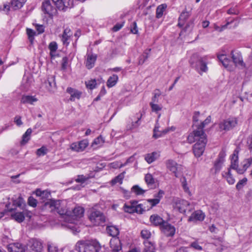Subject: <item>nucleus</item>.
<instances>
[{"instance_id": "53", "label": "nucleus", "mask_w": 252, "mask_h": 252, "mask_svg": "<svg viewBox=\"0 0 252 252\" xmlns=\"http://www.w3.org/2000/svg\"><path fill=\"white\" fill-rule=\"evenodd\" d=\"M137 120L135 122L132 123V128H135L138 126L140 125V120L142 117V113L141 112H139V113L136 114Z\"/></svg>"}, {"instance_id": "16", "label": "nucleus", "mask_w": 252, "mask_h": 252, "mask_svg": "<svg viewBox=\"0 0 252 252\" xmlns=\"http://www.w3.org/2000/svg\"><path fill=\"white\" fill-rule=\"evenodd\" d=\"M9 252H25V247L19 243H11L8 245Z\"/></svg>"}, {"instance_id": "20", "label": "nucleus", "mask_w": 252, "mask_h": 252, "mask_svg": "<svg viewBox=\"0 0 252 252\" xmlns=\"http://www.w3.org/2000/svg\"><path fill=\"white\" fill-rule=\"evenodd\" d=\"M66 92L70 95L69 100L71 101H74L76 99H79L82 93L72 88L68 87L66 89Z\"/></svg>"}, {"instance_id": "49", "label": "nucleus", "mask_w": 252, "mask_h": 252, "mask_svg": "<svg viewBox=\"0 0 252 252\" xmlns=\"http://www.w3.org/2000/svg\"><path fill=\"white\" fill-rule=\"evenodd\" d=\"M86 87L88 89L93 90L96 86V81L95 79H92L85 82Z\"/></svg>"}, {"instance_id": "52", "label": "nucleus", "mask_w": 252, "mask_h": 252, "mask_svg": "<svg viewBox=\"0 0 252 252\" xmlns=\"http://www.w3.org/2000/svg\"><path fill=\"white\" fill-rule=\"evenodd\" d=\"M190 247L197 251L202 250V247L199 245L197 240L192 242L190 245Z\"/></svg>"}, {"instance_id": "28", "label": "nucleus", "mask_w": 252, "mask_h": 252, "mask_svg": "<svg viewBox=\"0 0 252 252\" xmlns=\"http://www.w3.org/2000/svg\"><path fill=\"white\" fill-rule=\"evenodd\" d=\"M252 164V157L244 159L243 160V168L242 169H239L238 170V173L239 174H243Z\"/></svg>"}, {"instance_id": "18", "label": "nucleus", "mask_w": 252, "mask_h": 252, "mask_svg": "<svg viewBox=\"0 0 252 252\" xmlns=\"http://www.w3.org/2000/svg\"><path fill=\"white\" fill-rule=\"evenodd\" d=\"M231 55L232 61L236 66H239L242 67H244V63L240 54L239 53H234L232 51L231 52Z\"/></svg>"}, {"instance_id": "13", "label": "nucleus", "mask_w": 252, "mask_h": 252, "mask_svg": "<svg viewBox=\"0 0 252 252\" xmlns=\"http://www.w3.org/2000/svg\"><path fill=\"white\" fill-rule=\"evenodd\" d=\"M165 165L167 169L174 174L176 177L178 178V175L177 172L181 165L172 159L167 160L165 161Z\"/></svg>"}, {"instance_id": "26", "label": "nucleus", "mask_w": 252, "mask_h": 252, "mask_svg": "<svg viewBox=\"0 0 252 252\" xmlns=\"http://www.w3.org/2000/svg\"><path fill=\"white\" fill-rule=\"evenodd\" d=\"M71 35L72 33L71 32V31L69 29L66 28L64 30L63 33L61 36V40L63 45H68L69 44L68 40Z\"/></svg>"}, {"instance_id": "19", "label": "nucleus", "mask_w": 252, "mask_h": 252, "mask_svg": "<svg viewBox=\"0 0 252 252\" xmlns=\"http://www.w3.org/2000/svg\"><path fill=\"white\" fill-rule=\"evenodd\" d=\"M205 215L201 210L194 212L189 218V221H203L205 218Z\"/></svg>"}, {"instance_id": "11", "label": "nucleus", "mask_w": 252, "mask_h": 252, "mask_svg": "<svg viewBox=\"0 0 252 252\" xmlns=\"http://www.w3.org/2000/svg\"><path fill=\"white\" fill-rule=\"evenodd\" d=\"M134 203H135V205H134V213L143 214L144 212L149 211L152 209L150 203L147 200L140 204H138V202L136 201H134Z\"/></svg>"}, {"instance_id": "32", "label": "nucleus", "mask_w": 252, "mask_h": 252, "mask_svg": "<svg viewBox=\"0 0 252 252\" xmlns=\"http://www.w3.org/2000/svg\"><path fill=\"white\" fill-rule=\"evenodd\" d=\"M118 76L117 75L113 74L110 76L107 81V86L108 88H111L114 86L118 81Z\"/></svg>"}, {"instance_id": "2", "label": "nucleus", "mask_w": 252, "mask_h": 252, "mask_svg": "<svg viewBox=\"0 0 252 252\" xmlns=\"http://www.w3.org/2000/svg\"><path fill=\"white\" fill-rule=\"evenodd\" d=\"M73 6L72 0H45L42 2V11L49 17H52L57 12V8L66 11Z\"/></svg>"}, {"instance_id": "42", "label": "nucleus", "mask_w": 252, "mask_h": 252, "mask_svg": "<svg viewBox=\"0 0 252 252\" xmlns=\"http://www.w3.org/2000/svg\"><path fill=\"white\" fill-rule=\"evenodd\" d=\"M160 127L159 124L156 121V123L155 125V128L154 129V134H153V137L155 138H158L162 136L163 135L162 133V131H159V128Z\"/></svg>"}, {"instance_id": "30", "label": "nucleus", "mask_w": 252, "mask_h": 252, "mask_svg": "<svg viewBox=\"0 0 252 252\" xmlns=\"http://www.w3.org/2000/svg\"><path fill=\"white\" fill-rule=\"evenodd\" d=\"M222 175L223 177L226 180L227 182L229 185H233L234 184L235 180L233 177L230 169H228L227 172H223Z\"/></svg>"}, {"instance_id": "58", "label": "nucleus", "mask_w": 252, "mask_h": 252, "mask_svg": "<svg viewBox=\"0 0 252 252\" xmlns=\"http://www.w3.org/2000/svg\"><path fill=\"white\" fill-rule=\"evenodd\" d=\"M124 178L123 174H120L116 177L114 179L112 180V182L113 184L120 183L122 184L123 179Z\"/></svg>"}, {"instance_id": "38", "label": "nucleus", "mask_w": 252, "mask_h": 252, "mask_svg": "<svg viewBox=\"0 0 252 252\" xmlns=\"http://www.w3.org/2000/svg\"><path fill=\"white\" fill-rule=\"evenodd\" d=\"M32 132L31 128H28L22 136V140L21 142L22 145L26 144L30 139V136Z\"/></svg>"}, {"instance_id": "5", "label": "nucleus", "mask_w": 252, "mask_h": 252, "mask_svg": "<svg viewBox=\"0 0 252 252\" xmlns=\"http://www.w3.org/2000/svg\"><path fill=\"white\" fill-rule=\"evenodd\" d=\"M197 57V55H193L190 61V63L192 67L201 75L202 72H206L208 71V67L207 66V63L206 62L207 58L206 57L199 58L197 62L194 64L192 59Z\"/></svg>"}, {"instance_id": "6", "label": "nucleus", "mask_w": 252, "mask_h": 252, "mask_svg": "<svg viewBox=\"0 0 252 252\" xmlns=\"http://www.w3.org/2000/svg\"><path fill=\"white\" fill-rule=\"evenodd\" d=\"M89 218L95 225H102L105 221V217L103 213L94 209L91 210Z\"/></svg>"}, {"instance_id": "43", "label": "nucleus", "mask_w": 252, "mask_h": 252, "mask_svg": "<svg viewBox=\"0 0 252 252\" xmlns=\"http://www.w3.org/2000/svg\"><path fill=\"white\" fill-rule=\"evenodd\" d=\"M180 182L184 191L190 196L191 194L189 190V189L188 186L186 178L185 177H182L180 179Z\"/></svg>"}, {"instance_id": "4", "label": "nucleus", "mask_w": 252, "mask_h": 252, "mask_svg": "<svg viewBox=\"0 0 252 252\" xmlns=\"http://www.w3.org/2000/svg\"><path fill=\"white\" fill-rule=\"evenodd\" d=\"M79 252H99L101 247L97 242L78 241L75 246Z\"/></svg>"}, {"instance_id": "10", "label": "nucleus", "mask_w": 252, "mask_h": 252, "mask_svg": "<svg viewBox=\"0 0 252 252\" xmlns=\"http://www.w3.org/2000/svg\"><path fill=\"white\" fill-rule=\"evenodd\" d=\"M226 154L223 150H222L219 153L218 157L214 163V167L215 169V172L217 173L219 172L222 166V164L225 160V157Z\"/></svg>"}, {"instance_id": "17", "label": "nucleus", "mask_w": 252, "mask_h": 252, "mask_svg": "<svg viewBox=\"0 0 252 252\" xmlns=\"http://www.w3.org/2000/svg\"><path fill=\"white\" fill-rule=\"evenodd\" d=\"M110 247L114 252H120L122 250V244L119 238H113L110 241Z\"/></svg>"}, {"instance_id": "45", "label": "nucleus", "mask_w": 252, "mask_h": 252, "mask_svg": "<svg viewBox=\"0 0 252 252\" xmlns=\"http://www.w3.org/2000/svg\"><path fill=\"white\" fill-rule=\"evenodd\" d=\"M150 106L151 108L152 112H155L157 114H158V112L161 110L162 108V105L158 104L157 103H150Z\"/></svg>"}, {"instance_id": "41", "label": "nucleus", "mask_w": 252, "mask_h": 252, "mask_svg": "<svg viewBox=\"0 0 252 252\" xmlns=\"http://www.w3.org/2000/svg\"><path fill=\"white\" fill-rule=\"evenodd\" d=\"M11 217L18 222H21L25 220V215L23 212H17L11 215Z\"/></svg>"}, {"instance_id": "27", "label": "nucleus", "mask_w": 252, "mask_h": 252, "mask_svg": "<svg viewBox=\"0 0 252 252\" xmlns=\"http://www.w3.org/2000/svg\"><path fill=\"white\" fill-rule=\"evenodd\" d=\"M150 221L152 224L156 226H159L160 227L165 221L162 218L158 215H153L150 217Z\"/></svg>"}, {"instance_id": "40", "label": "nucleus", "mask_w": 252, "mask_h": 252, "mask_svg": "<svg viewBox=\"0 0 252 252\" xmlns=\"http://www.w3.org/2000/svg\"><path fill=\"white\" fill-rule=\"evenodd\" d=\"M145 181L147 185L151 188H152L155 183V179L152 175L149 173L145 175Z\"/></svg>"}, {"instance_id": "59", "label": "nucleus", "mask_w": 252, "mask_h": 252, "mask_svg": "<svg viewBox=\"0 0 252 252\" xmlns=\"http://www.w3.org/2000/svg\"><path fill=\"white\" fill-rule=\"evenodd\" d=\"M110 166L113 168H120L124 166L125 165H123V163H121L119 161H115L110 164Z\"/></svg>"}, {"instance_id": "3", "label": "nucleus", "mask_w": 252, "mask_h": 252, "mask_svg": "<svg viewBox=\"0 0 252 252\" xmlns=\"http://www.w3.org/2000/svg\"><path fill=\"white\" fill-rule=\"evenodd\" d=\"M188 143H196L193 146L192 150L196 158L200 157L203 154L207 143L206 135L202 131H192L187 137Z\"/></svg>"}, {"instance_id": "29", "label": "nucleus", "mask_w": 252, "mask_h": 252, "mask_svg": "<svg viewBox=\"0 0 252 252\" xmlns=\"http://www.w3.org/2000/svg\"><path fill=\"white\" fill-rule=\"evenodd\" d=\"M37 196L40 197L42 199H48L50 196V191L45 190H41L40 189H36L34 192Z\"/></svg>"}, {"instance_id": "63", "label": "nucleus", "mask_w": 252, "mask_h": 252, "mask_svg": "<svg viewBox=\"0 0 252 252\" xmlns=\"http://www.w3.org/2000/svg\"><path fill=\"white\" fill-rule=\"evenodd\" d=\"M11 7V4L10 3H5L3 4V7H1L0 11H3L6 13H8Z\"/></svg>"}, {"instance_id": "44", "label": "nucleus", "mask_w": 252, "mask_h": 252, "mask_svg": "<svg viewBox=\"0 0 252 252\" xmlns=\"http://www.w3.org/2000/svg\"><path fill=\"white\" fill-rule=\"evenodd\" d=\"M144 252H155V245L151 242L146 241L144 242Z\"/></svg>"}, {"instance_id": "1", "label": "nucleus", "mask_w": 252, "mask_h": 252, "mask_svg": "<svg viewBox=\"0 0 252 252\" xmlns=\"http://www.w3.org/2000/svg\"><path fill=\"white\" fill-rule=\"evenodd\" d=\"M47 207H49L51 211H56L63 216L65 221L68 222L67 227L72 230L76 229L75 224L78 219L84 215V210L81 207H75L72 211L68 210H60L59 209L60 201L59 200H50L45 203Z\"/></svg>"}, {"instance_id": "62", "label": "nucleus", "mask_w": 252, "mask_h": 252, "mask_svg": "<svg viewBox=\"0 0 252 252\" xmlns=\"http://www.w3.org/2000/svg\"><path fill=\"white\" fill-rule=\"evenodd\" d=\"M28 204L30 206L35 207L37 205V201L32 196H30L28 199Z\"/></svg>"}, {"instance_id": "46", "label": "nucleus", "mask_w": 252, "mask_h": 252, "mask_svg": "<svg viewBox=\"0 0 252 252\" xmlns=\"http://www.w3.org/2000/svg\"><path fill=\"white\" fill-rule=\"evenodd\" d=\"M131 190L136 195H139L143 194L145 190L140 188L138 185H135L131 188Z\"/></svg>"}, {"instance_id": "21", "label": "nucleus", "mask_w": 252, "mask_h": 252, "mask_svg": "<svg viewBox=\"0 0 252 252\" xmlns=\"http://www.w3.org/2000/svg\"><path fill=\"white\" fill-rule=\"evenodd\" d=\"M38 101V99L35 95H23L21 97L20 102L24 104L34 105V103Z\"/></svg>"}, {"instance_id": "39", "label": "nucleus", "mask_w": 252, "mask_h": 252, "mask_svg": "<svg viewBox=\"0 0 252 252\" xmlns=\"http://www.w3.org/2000/svg\"><path fill=\"white\" fill-rule=\"evenodd\" d=\"M211 116H208L201 124L197 126V128L196 130H193V131H202L204 132L203 131L204 127L208 124L211 122Z\"/></svg>"}, {"instance_id": "23", "label": "nucleus", "mask_w": 252, "mask_h": 252, "mask_svg": "<svg viewBox=\"0 0 252 252\" xmlns=\"http://www.w3.org/2000/svg\"><path fill=\"white\" fill-rule=\"evenodd\" d=\"M164 194V191L160 190L158 193L155 194L154 196L155 198L154 199H148L147 201L150 203V206H151L152 208L155 206L156 205L158 204L160 202V199L163 196V195Z\"/></svg>"}, {"instance_id": "57", "label": "nucleus", "mask_w": 252, "mask_h": 252, "mask_svg": "<svg viewBox=\"0 0 252 252\" xmlns=\"http://www.w3.org/2000/svg\"><path fill=\"white\" fill-rule=\"evenodd\" d=\"M47 149L45 147H42L36 151V155L38 156H44L46 154Z\"/></svg>"}, {"instance_id": "24", "label": "nucleus", "mask_w": 252, "mask_h": 252, "mask_svg": "<svg viewBox=\"0 0 252 252\" xmlns=\"http://www.w3.org/2000/svg\"><path fill=\"white\" fill-rule=\"evenodd\" d=\"M160 156L159 152H153L145 155V160L149 163H152L157 160Z\"/></svg>"}, {"instance_id": "37", "label": "nucleus", "mask_w": 252, "mask_h": 252, "mask_svg": "<svg viewBox=\"0 0 252 252\" xmlns=\"http://www.w3.org/2000/svg\"><path fill=\"white\" fill-rule=\"evenodd\" d=\"M134 201H130L129 204H125L124 206L125 212L130 214L134 213Z\"/></svg>"}, {"instance_id": "51", "label": "nucleus", "mask_w": 252, "mask_h": 252, "mask_svg": "<svg viewBox=\"0 0 252 252\" xmlns=\"http://www.w3.org/2000/svg\"><path fill=\"white\" fill-rule=\"evenodd\" d=\"M24 203L23 198L19 196L17 198L13 200V205L16 207H21Z\"/></svg>"}, {"instance_id": "36", "label": "nucleus", "mask_w": 252, "mask_h": 252, "mask_svg": "<svg viewBox=\"0 0 252 252\" xmlns=\"http://www.w3.org/2000/svg\"><path fill=\"white\" fill-rule=\"evenodd\" d=\"M151 49H147L145 50L142 55H141L139 59L138 64H142L148 59L150 56Z\"/></svg>"}, {"instance_id": "50", "label": "nucleus", "mask_w": 252, "mask_h": 252, "mask_svg": "<svg viewBox=\"0 0 252 252\" xmlns=\"http://www.w3.org/2000/svg\"><path fill=\"white\" fill-rule=\"evenodd\" d=\"M247 179L246 178H244L242 180H240L237 184L236 186V188L238 190H240L244 186L246 185L247 182Z\"/></svg>"}, {"instance_id": "9", "label": "nucleus", "mask_w": 252, "mask_h": 252, "mask_svg": "<svg viewBox=\"0 0 252 252\" xmlns=\"http://www.w3.org/2000/svg\"><path fill=\"white\" fill-rule=\"evenodd\" d=\"M189 203L184 199H177L175 201L174 207L181 213H185L189 207Z\"/></svg>"}, {"instance_id": "48", "label": "nucleus", "mask_w": 252, "mask_h": 252, "mask_svg": "<svg viewBox=\"0 0 252 252\" xmlns=\"http://www.w3.org/2000/svg\"><path fill=\"white\" fill-rule=\"evenodd\" d=\"M104 143V140L103 138L100 135L94 140L92 143V146L96 145L98 147H100Z\"/></svg>"}, {"instance_id": "64", "label": "nucleus", "mask_w": 252, "mask_h": 252, "mask_svg": "<svg viewBox=\"0 0 252 252\" xmlns=\"http://www.w3.org/2000/svg\"><path fill=\"white\" fill-rule=\"evenodd\" d=\"M48 252H58V248L52 244H48Z\"/></svg>"}, {"instance_id": "14", "label": "nucleus", "mask_w": 252, "mask_h": 252, "mask_svg": "<svg viewBox=\"0 0 252 252\" xmlns=\"http://www.w3.org/2000/svg\"><path fill=\"white\" fill-rule=\"evenodd\" d=\"M160 228L162 232L167 236H172L175 234V227L165 221L161 225Z\"/></svg>"}, {"instance_id": "8", "label": "nucleus", "mask_w": 252, "mask_h": 252, "mask_svg": "<svg viewBox=\"0 0 252 252\" xmlns=\"http://www.w3.org/2000/svg\"><path fill=\"white\" fill-rule=\"evenodd\" d=\"M238 121L236 118H229L221 122L219 124V128L220 130L228 131L237 125Z\"/></svg>"}, {"instance_id": "56", "label": "nucleus", "mask_w": 252, "mask_h": 252, "mask_svg": "<svg viewBox=\"0 0 252 252\" xmlns=\"http://www.w3.org/2000/svg\"><path fill=\"white\" fill-rule=\"evenodd\" d=\"M68 59L67 57H64L62 60V69L65 70L68 66Z\"/></svg>"}, {"instance_id": "33", "label": "nucleus", "mask_w": 252, "mask_h": 252, "mask_svg": "<svg viewBox=\"0 0 252 252\" xmlns=\"http://www.w3.org/2000/svg\"><path fill=\"white\" fill-rule=\"evenodd\" d=\"M106 230L107 233L113 238H116L117 236L119 234V230L117 227L114 226H109L107 227Z\"/></svg>"}, {"instance_id": "31", "label": "nucleus", "mask_w": 252, "mask_h": 252, "mask_svg": "<svg viewBox=\"0 0 252 252\" xmlns=\"http://www.w3.org/2000/svg\"><path fill=\"white\" fill-rule=\"evenodd\" d=\"M189 12L186 10H184L182 12L179 18L178 26L180 27H182L184 26L185 21L189 18Z\"/></svg>"}, {"instance_id": "15", "label": "nucleus", "mask_w": 252, "mask_h": 252, "mask_svg": "<svg viewBox=\"0 0 252 252\" xmlns=\"http://www.w3.org/2000/svg\"><path fill=\"white\" fill-rule=\"evenodd\" d=\"M238 153L239 151L237 149L234 150L231 158V165L229 168L235 170L237 173L239 169H242L238 168Z\"/></svg>"}, {"instance_id": "35", "label": "nucleus", "mask_w": 252, "mask_h": 252, "mask_svg": "<svg viewBox=\"0 0 252 252\" xmlns=\"http://www.w3.org/2000/svg\"><path fill=\"white\" fill-rule=\"evenodd\" d=\"M166 8L167 5L166 4H162L158 6L156 9V17L158 18H161Z\"/></svg>"}, {"instance_id": "54", "label": "nucleus", "mask_w": 252, "mask_h": 252, "mask_svg": "<svg viewBox=\"0 0 252 252\" xmlns=\"http://www.w3.org/2000/svg\"><path fill=\"white\" fill-rule=\"evenodd\" d=\"M27 33L28 35L29 40L30 41L31 43H32L34 40L35 32L32 29H27Z\"/></svg>"}, {"instance_id": "55", "label": "nucleus", "mask_w": 252, "mask_h": 252, "mask_svg": "<svg viewBox=\"0 0 252 252\" xmlns=\"http://www.w3.org/2000/svg\"><path fill=\"white\" fill-rule=\"evenodd\" d=\"M233 22V20H230V21H228V20H227L226 23L225 25H224L222 26L221 27V28H220L219 27H218V26H216L215 27V29L216 30H218V31H220V32H221V31H222L223 30H224L226 29L227 28L229 24H231Z\"/></svg>"}, {"instance_id": "25", "label": "nucleus", "mask_w": 252, "mask_h": 252, "mask_svg": "<svg viewBox=\"0 0 252 252\" xmlns=\"http://www.w3.org/2000/svg\"><path fill=\"white\" fill-rule=\"evenodd\" d=\"M27 0H11V7L14 10L21 9Z\"/></svg>"}, {"instance_id": "47", "label": "nucleus", "mask_w": 252, "mask_h": 252, "mask_svg": "<svg viewBox=\"0 0 252 252\" xmlns=\"http://www.w3.org/2000/svg\"><path fill=\"white\" fill-rule=\"evenodd\" d=\"M153 96L152 98V100L150 103H158V97L161 95L160 92L159 90H156L153 93Z\"/></svg>"}, {"instance_id": "12", "label": "nucleus", "mask_w": 252, "mask_h": 252, "mask_svg": "<svg viewBox=\"0 0 252 252\" xmlns=\"http://www.w3.org/2000/svg\"><path fill=\"white\" fill-rule=\"evenodd\" d=\"M88 141L83 140L78 142L72 143L70 146V149L74 152H81L83 151L88 146Z\"/></svg>"}, {"instance_id": "22", "label": "nucleus", "mask_w": 252, "mask_h": 252, "mask_svg": "<svg viewBox=\"0 0 252 252\" xmlns=\"http://www.w3.org/2000/svg\"><path fill=\"white\" fill-rule=\"evenodd\" d=\"M97 55L94 54H87L86 61V66L88 69L92 68L96 60Z\"/></svg>"}, {"instance_id": "34", "label": "nucleus", "mask_w": 252, "mask_h": 252, "mask_svg": "<svg viewBox=\"0 0 252 252\" xmlns=\"http://www.w3.org/2000/svg\"><path fill=\"white\" fill-rule=\"evenodd\" d=\"M218 58L225 67H227L231 62L229 59L227 58L226 55L224 54L219 55Z\"/></svg>"}, {"instance_id": "7", "label": "nucleus", "mask_w": 252, "mask_h": 252, "mask_svg": "<svg viewBox=\"0 0 252 252\" xmlns=\"http://www.w3.org/2000/svg\"><path fill=\"white\" fill-rule=\"evenodd\" d=\"M28 248L31 252H41L43 250V243L39 239L32 238L28 244Z\"/></svg>"}, {"instance_id": "61", "label": "nucleus", "mask_w": 252, "mask_h": 252, "mask_svg": "<svg viewBox=\"0 0 252 252\" xmlns=\"http://www.w3.org/2000/svg\"><path fill=\"white\" fill-rule=\"evenodd\" d=\"M49 49L50 51L56 52L58 49V45L55 41L51 42L49 45Z\"/></svg>"}, {"instance_id": "60", "label": "nucleus", "mask_w": 252, "mask_h": 252, "mask_svg": "<svg viewBox=\"0 0 252 252\" xmlns=\"http://www.w3.org/2000/svg\"><path fill=\"white\" fill-rule=\"evenodd\" d=\"M141 235L142 238L144 239H148L151 237V234L149 230L144 229L141 231Z\"/></svg>"}]
</instances>
